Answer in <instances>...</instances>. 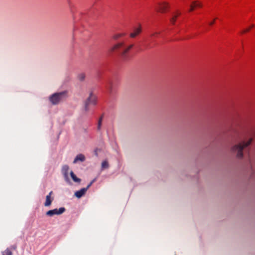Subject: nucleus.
Here are the masks:
<instances>
[{
  "label": "nucleus",
  "instance_id": "f257e3e1",
  "mask_svg": "<svg viewBox=\"0 0 255 255\" xmlns=\"http://www.w3.org/2000/svg\"><path fill=\"white\" fill-rule=\"evenodd\" d=\"M133 44H131L129 45H126L124 41L119 42L113 47L110 49V52L114 51H118L120 54L124 58H126L128 51L133 47Z\"/></svg>",
  "mask_w": 255,
  "mask_h": 255
},
{
  "label": "nucleus",
  "instance_id": "f03ea898",
  "mask_svg": "<svg viewBox=\"0 0 255 255\" xmlns=\"http://www.w3.org/2000/svg\"><path fill=\"white\" fill-rule=\"evenodd\" d=\"M252 142V138H250L248 141H242L235 145L232 148V151L237 154V156L239 158H241L243 156V150L247 147Z\"/></svg>",
  "mask_w": 255,
  "mask_h": 255
},
{
  "label": "nucleus",
  "instance_id": "7ed1b4c3",
  "mask_svg": "<svg viewBox=\"0 0 255 255\" xmlns=\"http://www.w3.org/2000/svg\"><path fill=\"white\" fill-rule=\"evenodd\" d=\"M66 97V92H62L56 93L51 95L49 100L53 105L58 104L59 102L64 100Z\"/></svg>",
  "mask_w": 255,
  "mask_h": 255
},
{
  "label": "nucleus",
  "instance_id": "20e7f679",
  "mask_svg": "<svg viewBox=\"0 0 255 255\" xmlns=\"http://www.w3.org/2000/svg\"><path fill=\"white\" fill-rule=\"evenodd\" d=\"M66 209L64 207H61L59 209H54L48 211L46 213V215L49 217H52L54 215H59L63 214Z\"/></svg>",
  "mask_w": 255,
  "mask_h": 255
},
{
  "label": "nucleus",
  "instance_id": "39448f33",
  "mask_svg": "<svg viewBox=\"0 0 255 255\" xmlns=\"http://www.w3.org/2000/svg\"><path fill=\"white\" fill-rule=\"evenodd\" d=\"M96 103V97L93 95L92 93H91L89 95V97L87 99L85 103V111H87L88 110V106L90 105H95Z\"/></svg>",
  "mask_w": 255,
  "mask_h": 255
},
{
  "label": "nucleus",
  "instance_id": "423d86ee",
  "mask_svg": "<svg viewBox=\"0 0 255 255\" xmlns=\"http://www.w3.org/2000/svg\"><path fill=\"white\" fill-rule=\"evenodd\" d=\"M169 7V3L166 2H159L158 3L157 11L161 13H164L166 11V10Z\"/></svg>",
  "mask_w": 255,
  "mask_h": 255
},
{
  "label": "nucleus",
  "instance_id": "0eeeda50",
  "mask_svg": "<svg viewBox=\"0 0 255 255\" xmlns=\"http://www.w3.org/2000/svg\"><path fill=\"white\" fill-rule=\"evenodd\" d=\"M69 167L67 165H64L62 168V173L63 175L64 178L67 182H69V178L68 177V171Z\"/></svg>",
  "mask_w": 255,
  "mask_h": 255
},
{
  "label": "nucleus",
  "instance_id": "6e6552de",
  "mask_svg": "<svg viewBox=\"0 0 255 255\" xmlns=\"http://www.w3.org/2000/svg\"><path fill=\"white\" fill-rule=\"evenodd\" d=\"M141 32V27L139 25L138 27H134L133 29V31L130 33V37L131 38H134L136 36L138 35Z\"/></svg>",
  "mask_w": 255,
  "mask_h": 255
},
{
  "label": "nucleus",
  "instance_id": "1a4fd4ad",
  "mask_svg": "<svg viewBox=\"0 0 255 255\" xmlns=\"http://www.w3.org/2000/svg\"><path fill=\"white\" fill-rule=\"evenodd\" d=\"M53 194V192L51 191L49 193L48 195L46 196V201L44 203V206L45 207H48L51 205V203L53 200L51 198V196Z\"/></svg>",
  "mask_w": 255,
  "mask_h": 255
},
{
  "label": "nucleus",
  "instance_id": "9d476101",
  "mask_svg": "<svg viewBox=\"0 0 255 255\" xmlns=\"http://www.w3.org/2000/svg\"><path fill=\"white\" fill-rule=\"evenodd\" d=\"M87 190L86 188H82L80 190L75 192V196L78 198H80L85 195Z\"/></svg>",
  "mask_w": 255,
  "mask_h": 255
},
{
  "label": "nucleus",
  "instance_id": "9b49d317",
  "mask_svg": "<svg viewBox=\"0 0 255 255\" xmlns=\"http://www.w3.org/2000/svg\"><path fill=\"white\" fill-rule=\"evenodd\" d=\"M85 160V157L84 155H83L82 154H78L75 158V159L73 161V163H76L78 161H80L82 162V161H84Z\"/></svg>",
  "mask_w": 255,
  "mask_h": 255
},
{
  "label": "nucleus",
  "instance_id": "f8f14e48",
  "mask_svg": "<svg viewBox=\"0 0 255 255\" xmlns=\"http://www.w3.org/2000/svg\"><path fill=\"white\" fill-rule=\"evenodd\" d=\"M70 175H71L72 179H73V180L74 182H77V183H80L81 182V179L80 178L77 177V176L75 175V174L74 173V172L73 171L70 172Z\"/></svg>",
  "mask_w": 255,
  "mask_h": 255
},
{
  "label": "nucleus",
  "instance_id": "ddd939ff",
  "mask_svg": "<svg viewBox=\"0 0 255 255\" xmlns=\"http://www.w3.org/2000/svg\"><path fill=\"white\" fill-rule=\"evenodd\" d=\"M180 13L178 12V13L174 14L173 16L170 18V21L172 23V24H175V21L177 17L180 15Z\"/></svg>",
  "mask_w": 255,
  "mask_h": 255
},
{
  "label": "nucleus",
  "instance_id": "4468645a",
  "mask_svg": "<svg viewBox=\"0 0 255 255\" xmlns=\"http://www.w3.org/2000/svg\"><path fill=\"white\" fill-rule=\"evenodd\" d=\"M2 255H12V252L10 251V249H6L5 251L2 252Z\"/></svg>",
  "mask_w": 255,
  "mask_h": 255
},
{
  "label": "nucleus",
  "instance_id": "2eb2a0df",
  "mask_svg": "<svg viewBox=\"0 0 255 255\" xmlns=\"http://www.w3.org/2000/svg\"><path fill=\"white\" fill-rule=\"evenodd\" d=\"M78 78L80 81H83L85 78V74L83 73L79 74L78 76Z\"/></svg>",
  "mask_w": 255,
  "mask_h": 255
},
{
  "label": "nucleus",
  "instance_id": "dca6fc26",
  "mask_svg": "<svg viewBox=\"0 0 255 255\" xmlns=\"http://www.w3.org/2000/svg\"><path fill=\"white\" fill-rule=\"evenodd\" d=\"M124 35H125V34L123 33L116 34L113 36V38L115 40H117L119 39L120 37L123 36Z\"/></svg>",
  "mask_w": 255,
  "mask_h": 255
},
{
  "label": "nucleus",
  "instance_id": "f3484780",
  "mask_svg": "<svg viewBox=\"0 0 255 255\" xmlns=\"http://www.w3.org/2000/svg\"><path fill=\"white\" fill-rule=\"evenodd\" d=\"M109 167V164L107 161H104L102 163V168L103 169L108 168Z\"/></svg>",
  "mask_w": 255,
  "mask_h": 255
},
{
  "label": "nucleus",
  "instance_id": "a211bd4d",
  "mask_svg": "<svg viewBox=\"0 0 255 255\" xmlns=\"http://www.w3.org/2000/svg\"><path fill=\"white\" fill-rule=\"evenodd\" d=\"M193 3L195 7H201L202 6L200 2L196 1H193Z\"/></svg>",
  "mask_w": 255,
  "mask_h": 255
},
{
  "label": "nucleus",
  "instance_id": "6ab92c4d",
  "mask_svg": "<svg viewBox=\"0 0 255 255\" xmlns=\"http://www.w3.org/2000/svg\"><path fill=\"white\" fill-rule=\"evenodd\" d=\"M96 181V179H93L91 181V182L87 186L86 189L88 190L89 188L93 184L94 182H95Z\"/></svg>",
  "mask_w": 255,
  "mask_h": 255
},
{
  "label": "nucleus",
  "instance_id": "aec40b11",
  "mask_svg": "<svg viewBox=\"0 0 255 255\" xmlns=\"http://www.w3.org/2000/svg\"><path fill=\"white\" fill-rule=\"evenodd\" d=\"M17 248V246L16 245H13L11 246L10 247V248L9 249H10V251H11L12 250H15Z\"/></svg>",
  "mask_w": 255,
  "mask_h": 255
},
{
  "label": "nucleus",
  "instance_id": "412c9836",
  "mask_svg": "<svg viewBox=\"0 0 255 255\" xmlns=\"http://www.w3.org/2000/svg\"><path fill=\"white\" fill-rule=\"evenodd\" d=\"M102 122L101 121H98V127H97V129L98 130H100L101 129V126H102Z\"/></svg>",
  "mask_w": 255,
  "mask_h": 255
},
{
  "label": "nucleus",
  "instance_id": "4be33fe9",
  "mask_svg": "<svg viewBox=\"0 0 255 255\" xmlns=\"http://www.w3.org/2000/svg\"><path fill=\"white\" fill-rule=\"evenodd\" d=\"M194 7H195V6H194L193 3H192V4L190 6V9L189 10V11H193L194 10Z\"/></svg>",
  "mask_w": 255,
  "mask_h": 255
},
{
  "label": "nucleus",
  "instance_id": "5701e85b",
  "mask_svg": "<svg viewBox=\"0 0 255 255\" xmlns=\"http://www.w3.org/2000/svg\"><path fill=\"white\" fill-rule=\"evenodd\" d=\"M250 30V28H248L247 29L243 30L242 32V33H244L245 32H248L249 31V30Z\"/></svg>",
  "mask_w": 255,
  "mask_h": 255
},
{
  "label": "nucleus",
  "instance_id": "b1692460",
  "mask_svg": "<svg viewBox=\"0 0 255 255\" xmlns=\"http://www.w3.org/2000/svg\"><path fill=\"white\" fill-rule=\"evenodd\" d=\"M159 34V32H154L153 34H152L151 35V36H155L156 35H157V34Z\"/></svg>",
  "mask_w": 255,
  "mask_h": 255
},
{
  "label": "nucleus",
  "instance_id": "393cba45",
  "mask_svg": "<svg viewBox=\"0 0 255 255\" xmlns=\"http://www.w3.org/2000/svg\"><path fill=\"white\" fill-rule=\"evenodd\" d=\"M103 115H102L99 119V121H101L102 122V121H103Z\"/></svg>",
  "mask_w": 255,
  "mask_h": 255
},
{
  "label": "nucleus",
  "instance_id": "a878e982",
  "mask_svg": "<svg viewBox=\"0 0 255 255\" xmlns=\"http://www.w3.org/2000/svg\"><path fill=\"white\" fill-rule=\"evenodd\" d=\"M214 22H215V19L213 21L210 22L209 23V25H213L214 23Z\"/></svg>",
  "mask_w": 255,
  "mask_h": 255
},
{
  "label": "nucleus",
  "instance_id": "bb28decb",
  "mask_svg": "<svg viewBox=\"0 0 255 255\" xmlns=\"http://www.w3.org/2000/svg\"><path fill=\"white\" fill-rule=\"evenodd\" d=\"M254 27V24H252L251 26V28H252V27Z\"/></svg>",
  "mask_w": 255,
  "mask_h": 255
}]
</instances>
